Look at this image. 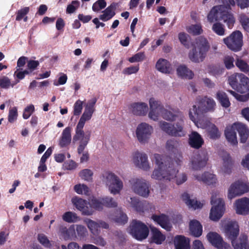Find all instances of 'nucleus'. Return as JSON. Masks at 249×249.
Returning <instances> with one entry per match:
<instances>
[{"label":"nucleus","instance_id":"nucleus-12","mask_svg":"<svg viewBox=\"0 0 249 249\" xmlns=\"http://www.w3.org/2000/svg\"><path fill=\"white\" fill-rule=\"evenodd\" d=\"M213 205L210 213V218L214 221H217L222 216L225 210V202L222 198H217L215 196H212L211 201Z\"/></svg>","mask_w":249,"mask_h":249},{"label":"nucleus","instance_id":"nucleus-47","mask_svg":"<svg viewBox=\"0 0 249 249\" xmlns=\"http://www.w3.org/2000/svg\"><path fill=\"white\" fill-rule=\"evenodd\" d=\"M80 2L79 0H72L71 4L68 5L66 8V13L71 14L75 12V11L79 7Z\"/></svg>","mask_w":249,"mask_h":249},{"label":"nucleus","instance_id":"nucleus-56","mask_svg":"<svg viewBox=\"0 0 249 249\" xmlns=\"http://www.w3.org/2000/svg\"><path fill=\"white\" fill-rule=\"evenodd\" d=\"M178 39L180 43L186 48H189V43L188 41L189 36L184 32H181L178 34Z\"/></svg>","mask_w":249,"mask_h":249},{"label":"nucleus","instance_id":"nucleus-6","mask_svg":"<svg viewBox=\"0 0 249 249\" xmlns=\"http://www.w3.org/2000/svg\"><path fill=\"white\" fill-rule=\"evenodd\" d=\"M210 48V45L207 38L202 36H198L196 39L192 49L189 52V58L194 63L203 62Z\"/></svg>","mask_w":249,"mask_h":249},{"label":"nucleus","instance_id":"nucleus-1","mask_svg":"<svg viewBox=\"0 0 249 249\" xmlns=\"http://www.w3.org/2000/svg\"><path fill=\"white\" fill-rule=\"evenodd\" d=\"M155 163L158 166L151 176L153 178L159 180H168L176 177L178 170L175 167L173 161L169 157H164L158 154H154Z\"/></svg>","mask_w":249,"mask_h":249},{"label":"nucleus","instance_id":"nucleus-48","mask_svg":"<svg viewBox=\"0 0 249 249\" xmlns=\"http://www.w3.org/2000/svg\"><path fill=\"white\" fill-rule=\"evenodd\" d=\"M62 218L64 221L67 222L71 223L76 221L77 216L75 213L71 212H67L63 214Z\"/></svg>","mask_w":249,"mask_h":249},{"label":"nucleus","instance_id":"nucleus-61","mask_svg":"<svg viewBox=\"0 0 249 249\" xmlns=\"http://www.w3.org/2000/svg\"><path fill=\"white\" fill-rule=\"evenodd\" d=\"M35 110V107L34 105H31L30 106H27L24 109L23 113V118L24 119H28L31 114L33 113Z\"/></svg>","mask_w":249,"mask_h":249},{"label":"nucleus","instance_id":"nucleus-11","mask_svg":"<svg viewBox=\"0 0 249 249\" xmlns=\"http://www.w3.org/2000/svg\"><path fill=\"white\" fill-rule=\"evenodd\" d=\"M159 125L161 129L170 136L174 137H183L186 135L184 130L182 123L177 122L175 124H171L165 121L160 122Z\"/></svg>","mask_w":249,"mask_h":249},{"label":"nucleus","instance_id":"nucleus-25","mask_svg":"<svg viewBox=\"0 0 249 249\" xmlns=\"http://www.w3.org/2000/svg\"><path fill=\"white\" fill-rule=\"evenodd\" d=\"M225 8L224 7L223 9L221 11L219 20H223L229 29H231L235 23V18L230 10H225L224 9Z\"/></svg>","mask_w":249,"mask_h":249},{"label":"nucleus","instance_id":"nucleus-27","mask_svg":"<svg viewBox=\"0 0 249 249\" xmlns=\"http://www.w3.org/2000/svg\"><path fill=\"white\" fill-rule=\"evenodd\" d=\"M195 178L198 181H202L208 185L216 183L217 180L216 176L209 172H205L201 176L195 175Z\"/></svg>","mask_w":249,"mask_h":249},{"label":"nucleus","instance_id":"nucleus-33","mask_svg":"<svg viewBox=\"0 0 249 249\" xmlns=\"http://www.w3.org/2000/svg\"><path fill=\"white\" fill-rule=\"evenodd\" d=\"M71 140V128L67 127L62 132L61 137L59 142V145L62 148L65 147L70 144Z\"/></svg>","mask_w":249,"mask_h":249},{"label":"nucleus","instance_id":"nucleus-19","mask_svg":"<svg viewBox=\"0 0 249 249\" xmlns=\"http://www.w3.org/2000/svg\"><path fill=\"white\" fill-rule=\"evenodd\" d=\"M204 143L201 136L196 131H192L189 135L188 143L193 148L198 149L202 147Z\"/></svg>","mask_w":249,"mask_h":249},{"label":"nucleus","instance_id":"nucleus-57","mask_svg":"<svg viewBox=\"0 0 249 249\" xmlns=\"http://www.w3.org/2000/svg\"><path fill=\"white\" fill-rule=\"evenodd\" d=\"M83 109V102L80 100H78L74 104L73 106V115L75 116H79Z\"/></svg>","mask_w":249,"mask_h":249},{"label":"nucleus","instance_id":"nucleus-8","mask_svg":"<svg viewBox=\"0 0 249 249\" xmlns=\"http://www.w3.org/2000/svg\"><path fill=\"white\" fill-rule=\"evenodd\" d=\"M102 182L108 186L111 194H119L123 187L121 180L114 173L109 171H105L100 177Z\"/></svg>","mask_w":249,"mask_h":249},{"label":"nucleus","instance_id":"nucleus-45","mask_svg":"<svg viewBox=\"0 0 249 249\" xmlns=\"http://www.w3.org/2000/svg\"><path fill=\"white\" fill-rule=\"evenodd\" d=\"M187 31L193 35L196 36L201 34L203 30L200 24H193L187 28Z\"/></svg>","mask_w":249,"mask_h":249},{"label":"nucleus","instance_id":"nucleus-3","mask_svg":"<svg viewBox=\"0 0 249 249\" xmlns=\"http://www.w3.org/2000/svg\"><path fill=\"white\" fill-rule=\"evenodd\" d=\"M228 83L234 89L244 95H240L231 90L228 91L237 100L246 102L249 99V78L243 73H235L228 79Z\"/></svg>","mask_w":249,"mask_h":249},{"label":"nucleus","instance_id":"nucleus-53","mask_svg":"<svg viewBox=\"0 0 249 249\" xmlns=\"http://www.w3.org/2000/svg\"><path fill=\"white\" fill-rule=\"evenodd\" d=\"M145 57L144 52H140L136 53L128 59L130 63L139 62L143 61Z\"/></svg>","mask_w":249,"mask_h":249},{"label":"nucleus","instance_id":"nucleus-41","mask_svg":"<svg viewBox=\"0 0 249 249\" xmlns=\"http://www.w3.org/2000/svg\"><path fill=\"white\" fill-rule=\"evenodd\" d=\"M103 204L102 202V198L97 199L96 198H92L89 202V207H91L93 209L101 211L103 208Z\"/></svg>","mask_w":249,"mask_h":249},{"label":"nucleus","instance_id":"nucleus-59","mask_svg":"<svg viewBox=\"0 0 249 249\" xmlns=\"http://www.w3.org/2000/svg\"><path fill=\"white\" fill-rule=\"evenodd\" d=\"M224 64L227 69H231L234 67V58L231 56H225L223 59Z\"/></svg>","mask_w":249,"mask_h":249},{"label":"nucleus","instance_id":"nucleus-16","mask_svg":"<svg viewBox=\"0 0 249 249\" xmlns=\"http://www.w3.org/2000/svg\"><path fill=\"white\" fill-rule=\"evenodd\" d=\"M208 241L217 249H229L230 245L224 241L223 238L216 232L211 231L207 235Z\"/></svg>","mask_w":249,"mask_h":249},{"label":"nucleus","instance_id":"nucleus-36","mask_svg":"<svg viewBox=\"0 0 249 249\" xmlns=\"http://www.w3.org/2000/svg\"><path fill=\"white\" fill-rule=\"evenodd\" d=\"M178 75L183 78L191 79L194 77V73L190 70L186 66L180 65L177 70Z\"/></svg>","mask_w":249,"mask_h":249},{"label":"nucleus","instance_id":"nucleus-40","mask_svg":"<svg viewBox=\"0 0 249 249\" xmlns=\"http://www.w3.org/2000/svg\"><path fill=\"white\" fill-rule=\"evenodd\" d=\"M208 133L210 138L212 139L215 140L219 138L220 136L218 128L214 124H211L209 126Z\"/></svg>","mask_w":249,"mask_h":249},{"label":"nucleus","instance_id":"nucleus-39","mask_svg":"<svg viewBox=\"0 0 249 249\" xmlns=\"http://www.w3.org/2000/svg\"><path fill=\"white\" fill-rule=\"evenodd\" d=\"M88 228L93 234H98L99 231V226L98 222H96L90 219L85 220Z\"/></svg>","mask_w":249,"mask_h":249},{"label":"nucleus","instance_id":"nucleus-64","mask_svg":"<svg viewBox=\"0 0 249 249\" xmlns=\"http://www.w3.org/2000/svg\"><path fill=\"white\" fill-rule=\"evenodd\" d=\"M128 218L126 214L123 213H120V215L115 219V221L121 225H124L127 223Z\"/></svg>","mask_w":249,"mask_h":249},{"label":"nucleus","instance_id":"nucleus-17","mask_svg":"<svg viewBox=\"0 0 249 249\" xmlns=\"http://www.w3.org/2000/svg\"><path fill=\"white\" fill-rule=\"evenodd\" d=\"M72 203L74 206L85 215H90L94 212L91 207H89V202L86 200L75 196L72 198Z\"/></svg>","mask_w":249,"mask_h":249},{"label":"nucleus","instance_id":"nucleus-20","mask_svg":"<svg viewBox=\"0 0 249 249\" xmlns=\"http://www.w3.org/2000/svg\"><path fill=\"white\" fill-rule=\"evenodd\" d=\"M133 161L137 167L144 170H147L149 168L147 156L144 153L136 152L133 157Z\"/></svg>","mask_w":249,"mask_h":249},{"label":"nucleus","instance_id":"nucleus-51","mask_svg":"<svg viewBox=\"0 0 249 249\" xmlns=\"http://www.w3.org/2000/svg\"><path fill=\"white\" fill-rule=\"evenodd\" d=\"M93 172L90 169H85L82 170L79 173V176L87 181H91L92 179Z\"/></svg>","mask_w":249,"mask_h":249},{"label":"nucleus","instance_id":"nucleus-54","mask_svg":"<svg viewBox=\"0 0 249 249\" xmlns=\"http://www.w3.org/2000/svg\"><path fill=\"white\" fill-rule=\"evenodd\" d=\"M18 115V109L16 107H13L10 108L9 111L8 117V121L11 123H14V121L17 120Z\"/></svg>","mask_w":249,"mask_h":249},{"label":"nucleus","instance_id":"nucleus-63","mask_svg":"<svg viewBox=\"0 0 249 249\" xmlns=\"http://www.w3.org/2000/svg\"><path fill=\"white\" fill-rule=\"evenodd\" d=\"M39 65V63L37 60H30L27 61V68L28 69L30 70V71H35Z\"/></svg>","mask_w":249,"mask_h":249},{"label":"nucleus","instance_id":"nucleus-52","mask_svg":"<svg viewBox=\"0 0 249 249\" xmlns=\"http://www.w3.org/2000/svg\"><path fill=\"white\" fill-rule=\"evenodd\" d=\"M239 21L244 29L249 32V18L244 14L240 15Z\"/></svg>","mask_w":249,"mask_h":249},{"label":"nucleus","instance_id":"nucleus-18","mask_svg":"<svg viewBox=\"0 0 249 249\" xmlns=\"http://www.w3.org/2000/svg\"><path fill=\"white\" fill-rule=\"evenodd\" d=\"M237 214L247 215L249 213V198L246 197L236 200L235 202Z\"/></svg>","mask_w":249,"mask_h":249},{"label":"nucleus","instance_id":"nucleus-50","mask_svg":"<svg viewBox=\"0 0 249 249\" xmlns=\"http://www.w3.org/2000/svg\"><path fill=\"white\" fill-rule=\"evenodd\" d=\"M103 206L108 208H115L117 206V203L112 197H105L102 198Z\"/></svg>","mask_w":249,"mask_h":249},{"label":"nucleus","instance_id":"nucleus-32","mask_svg":"<svg viewBox=\"0 0 249 249\" xmlns=\"http://www.w3.org/2000/svg\"><path fill=\"white\" fill-rule=\"evenodd\" d=\"M236 131L238 132L240 137V142L245 143L246 142L249 136V130L247 127L241 123H235Z\"/></svg>","mask_w":249,"mask_h":249},{"label":"nucleus","instance_id":"nucleus-34","mask_svg":"<svg viewBox=\"0 0 249 249\" xmlns=\"http://www.w3.org/2000/svg\"><path fill=\"white\" fill-rule=\"evenodd\" d=\"M182 200L189 207H191L194 209L201 208L202 204L198 201L195 199H190L189 195L187 193H183L181 196Z\"/></svg>","mask_w":249,"mask_h":249},{"label":"nucleus","instance_id":"nucleus-58","mask_svg":"<svg viewBox=\"0 0 249 249\" xmlns=\"http://www.w3.org/2000/svg\"><path fill=\"white\" fill-rule=\"evenodd\" d=\"M139 70V65L131 66L130 67L124 69L123 71V73L125 75H130L136 73Z\"/></svg>","mask_w":249,"mask_h":249},{"label":"nucleus","instance_id":"nucleus-55","mask_svg":"<svg viewBox=\"0 0 249 249\" xmlns=\"http://www.w3.org/2000/svg\"><path fill=\"white\" fill-rule=\"evenodd\" d=\"M30 8L29 7H25L18 10L17 12L16 20L20 21L29 12Z\"/></svg>","mask_w":249,"mask_h":249},{"label":"nucleus","instance_id":"nucleus-13","mask_svg":"<svg viewBox=\"0 0 249 249\" xmlns=\"http://www.w3.org/2000/svg\"><path fill=\"white\" fill-rule=\"evenodd\" d=\"M249 192V184L241 180L232 183L228 189V198L231 200Z\"/></svg>","mask_w":249,"mask_h":249},{"label":"nucleus","instance_id":"nucleus-9","mask_svg":"<svg viewBox=\"0 0 249 249\" xmlns=\"http://www.w3.org/2000/svg\"><path fill=\"white\" fill-rule=\"evenodd\" d=\"M130 233L136 239L142 241L146 239L149 234L148 227L143 222L133 219L129 226Z\"/></svg>","mask_w":249,"mask_h":249},{"label":"nucleus","instance_id":"nucleus-14","mask_svg":"<svg viewBox=\"0 0 249 249\" xmlns=\"http://www.w3.org/2000/svg\"><path fill=\"white\" fill-rule=\"evenodd\" d=\"M153 130V127L145 123L139 124L136 130V137L139 142L141 143H147Z\"/></svg>","mask_w":249,"mask_h":249},{"label":"nucleus","instance_id":"nucleus-23","mask_svg":"<svg viewBox=\"0 0 249 249\" xmlns=\"http://www.w3.org/2000/svg\"><path fill=\"white\" fill-rule=\"evenodd\" d=\"M236 131V125L234 123L232 125L227 126L224 132L226 139L233 145H236L238 143Z\"/></svg>","mask_w":249,"mask_h":249},{"label":"nucleus","instance_id":"nucleus-21","mask_svg":"<svg viewBox=\"0 0 249 249\" xmlns=\"http://www.w3.org/2000/svg\"><path fill=\"white\" fill-rule=\"evenodd\" d=\"M208 160V158L207 155H196L191 160L192 168L195 170H200L206 166Z\"/></svg>","mask_w":249,"mask_h":249},{"label":"nucleus","instance_id":"nucleus-38","mask_svg":"<svg viewBox=\"0 0 249 249\" xmlns=\"http://www.w3.org/2000/svg\"><path fill=\"white\" fill-rule=\"evenodd\" d=\"M216 98L222 107L228 108L231 106L229 97L225 92L218 91L216 93Z\"/></svg>","mask_w":249,"mask_h":249},{"label":"nucleus","instance_id":"nucleus-44","mask_svg":"<svg viewBox=\"0 0 249 249\" xmlns=\"http://www.w3.org/2000/svg\"><path fill=\"white\" fill-rule=\"evenodd\" d=\"M178 142L174 139L169 140L166 143V149L171 152L175 153L177 150Z\"/></svg>","mask_w":249,"mask_h":249},{"label":"nucleus","instance_id":"nucleus-46","mask_svg":"<svg viewBox=\"0 0 249 249\" xmlns=\"http://www.w3.org/2000/svg\"><path fill=\"white\" fill-rule=\"evenodd\" d=\"M213 31L217 35L222 36L225 35L224 26L220 22H216L213 25Z\"/></svg>","mask_w":249,"mask_h":249},{"label":"nucleus","instance_id":"nucleus-5","mask_svg":"<svg viewBox=\"0 0 249 249\" xmlns=\"http://www.w3.org/2000/svg\"><path fill=\"white\" fill-rule=\"evenodd\" d=\"M225 232L228 238L231 240L234 249H249L247 235H242L236 239L239 233V226L236 222L232 221L227 224L225 226Z\"/></svg>","mask_w":249,"mask_h":249},{"label":"nucleus","instance_id":"nucleus-26","mask_svg":"<svg viewBox=\"0 0 249 249\" xmlns=\"http://www.w3.org/2000/svg\"><path fill=\"white\" fill-rule=\"evenodd\" d=\"M117 5L115 3H111L102 12L103 14L99 16V18L103 21H107L112 18L115 15V10Z\"/></svg>","mask_w":249,"mask_h":249},{"label":"nucleus","instance_id":"nucleus-62","mask_svg":"<svg viewBox=\"0 0 249 249\" xmlns=\"http://www.w3.org/2000/svg\"><path fill=\"white\" fill-rule=\"evenodd\" d=\"M38 240L39 242L44 247H48L50 246V243L47 236L43 234H39L38 235Z\"/></svg>","mask_w":249,"mask_h":249},{"label":"nucleus","instance_id":"nucleus-29","mask_svg":"<svg viewBox=\"0 0 249 249\" xmlns=\"http://www.w3.org/2000/svg\"><path fill=\"white\" fill-rule=\"evenodd\" d=\"M189 230L191 234L196 237H199L202 235V226L197 220H192L190 222Z\"/></svg>","mask_w":249,"mask_h":249},{"label":"nucleus","instance_id":"nucleus-42","mask_svg":"<svg viewBox=\"0 0 249 249\" xmlns=\"http://www.w3.org/2000/svg\"><path fill=\"white\" fill-rule=\"evenodd\" d=\"M235 65L241 71L245 73L249 72V65L246 61L242 59L239 58H237L235 61Z\"/></svg>","mask_w":249,"mask_h":249},{"label":"nucleus","instance_id":"nucleus-10","mask_svg":"<svg viewBox=\"0 0 249 249\" xmlns=\"http://www.w3.org/2000/svg\"><path fill=\"white\" fill-rule=\"evenodd\" d=\"M223 42L231 51L235 52L240 51L243 45L242 34L238 30L234 31L223 39Z\"/></svg>","mask_w":249,"mask_h":249},{"label":"nucleus","instance_id":"nucleus-49","mask_svg":"<svg viewBox=\"0 0 249 249\" xmlns=\"http://www.w3.org/2000/svg\"><path fill=\"white\" fill-rule=\"evenodd\" d=\"M74 191L78 194H85L88 195L89 193V188L85 184H76L74 186Z\"/></svg>","mask_w":249,"mask_h":249},{"label":"nucleus","instance_id":"nucleus-24","mask_svg":"<svg viewBox=\"0 0 249 249\" xmlns=\"http://www.w3.org/2000/svg\"><path fill=\"white\" fill-rule=\"evenodd\" d=\"M130 109L134 115L137 116H145L148 110V107L146 103H133L130 105Z\"/></svg>","mask_w":249,"mask_h":249},{"label":"nucleus","instance_id":"nucleus-4","mask_svg":"<svg viewBox=\"0 0 249 249\" xmlns=\"http://www.w3.org/2000/svg\"><path fill=\"white\" fill-rule=\"evenodd\" d=\"M93 112L87 109H85V111L77 124L75 129V134L73 137L72 141L73 142H75L80 140L79 145L77 148V153L79 155L83 152L90 140L91 132L88 131L85 133L83 131V127L86 121L91 119Z\"/></svg>","mask_w":249,"mask_h":249},{"label":"nucleus","instance_id":"nucleus-30","mask_svg":"<svg viewBox=\"0 0 249 249\" xmlns=\"http://www.w3.org/2000/svg\"><path fill=\"white\" fill-rule=\"evenodd\" d=\"M174 242L176 249H190L189 240L184 236H176Z\"/></svg>","mask_w":249,"mask_h":249},{"label":"nucleus","instance_id":"nucleus-15","mask_svg":"<svg viewBox=\"0 0 249 249\" xmlns=\"http://www.w3.org/2000/svg\"><path fill=\"white\" fill-rule=\"evenodd\" d=\"M129 181L132 190L136 194L145 197L149 196V185L146 181L138 178H133Z\"/></svg>","mask_w":249,"mask_h":249},{"label":"nucleus","instance_id":"nucleus-43","mask_svg":"<svg viewBox=\"0 0 249 249\" xmlns=\"http://www.w3.org/2000/svg\"><path fill=\"white\" fill-rule=\"evenodd\" d=\"M131 204L136 211L143 212V203L136 197H131Z\"/></svg>","mask_w":249,"mask_h":249},{"label":"nucleus","instance_id":"nucleus-60","mask_svg":"<svg viewBox=\"0 0 249 249\" xmlns=\"http://www.w3.org/2000/svg\"><path fill=\"white\" fill-rule=\"evenodd\" d=\"M76 231L78 236L80 237V238L86 237L87 234V230L84 226L80 225H77Z\"/></svg>","mask_w":249,"mask_h":249},{"label":"nucleus","instance_id":"nucleus-7","mask_svg":"<svg viewBox=\"0 0 249 249\" xmlns=\"http://www.w3.org/2000/svg\"><path fill=\"white\" fill-rule=\"evenodd\" d=\"M216 105L215 101L211 98L205 96L198 99L196 105H194L190 109L189 115L190 119L194 123L197 122L198 118L203 114L213 111Z\"/></svg>","mask_w":249,"mask_h":249},{"label":"nucleus","instance_id":"nucleus-2","mask_svg":"<svg viewBox=\"0 0 249 249\" xmlns=\"http://www.w3.org/2000/svg\"><path fill=\"white\" fill-rule=\"evenodd\" d=\"M150 111L148 116L149 118L157 121L160 115L162 117L168 121L182 122L184 125V116L182 113L178 109H172L168 110L164 108L163 106L159 101H156L154 98H151L149 100Z\"/></svg>","mask_w":249,"mask_h":249},{"label":"nucleus","instance_id":"nucleus-31","mask_svg":"<svg viewBox=\"0 0 249 249\" xmlns=\"http://www.w3.org/2000/svg\"><path fill=\"white\" fill-rule=\"evenodd\" d=\"M223 8L224 7L222 6L217 5L213 6L207 15L208 21L210 23H212L214 21L219 20L220 12Z\"/></svg>","mask_w":249,"mask_h":249},{"label":"nucleus","instance_id":"nucleus-37","mask_svg":"<svg viewBox=\"0 0 249 249\" xmlns=\"http://www.w3.org/2000/svg\"><path fill=\"white\" fill-rule=\"evenodd\" d=\"M223 160V171L225 174H230L232 168V159L229 154H225L222 157Z\"/></svg>","mask_w":249,"mask_h":249},{"label":"nucleus","instance_id":"nucleus-28","mask_svg":"<svg viewBox=\"0 0 249 249\" xmlns=\"http://www.w3.org/2000/svg\"><path fill=\"white\" fill-rule=\"evenodd\" d=\"M151 237L150 243L160 245L165 240V236L155 227L151 228Z\"/></svg>","mask_w":249,"mask_h":249},{"label":"nucleus","instance_id":"nucleus-22","mask_svg":"<svg viewBox=\"0 0 249 249\" xmlns=\"http://www.w3.org/2000/svg\"><path fill=\"white\" fill-rule=\"evenodd\" d=\"M151 218L163 229L167 231H170L172 228V225L170 223L169 217L164 214L160 215L153 214Z\"/></svg>","mask_w":249,"mask_h":249},{"label":"nucleus","instance_id":"nucleus-35","mask_svg":"<svg viewBox=\"0 0 249 249\" xmlns=\"http://www.w3.org/2000/svg\"><path fill=\"white\" fill-rule=\"evenodd\" d=\"M156 69L161 72L168 73L170 71V64L167 60L160 58L156 64Z\"/></svg>","mask_w":249,"mask_h":249}]
</instances>
